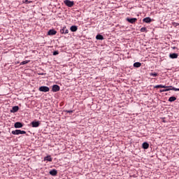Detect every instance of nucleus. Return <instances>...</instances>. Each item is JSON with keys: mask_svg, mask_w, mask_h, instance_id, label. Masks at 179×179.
<instances>
[{"mask_svg": "<svg viewBox=\"0 0 179 179\" xmlns=\"http://www.w3.org/2000/svg\"><path fill=\"white\" fill-rule=\"evenodd\" d=\"M11 133L13 135H24V134H26V131L17 129L12 131Z\"/></svg>", "mask_w": 179, "mask_h": 179, "instance_id": "obj_1", "label": "nucleus"}, {"mask_svg": "<svg viewBox=\"0 0 179 179\" xmlns=\"http://www.w3.org/2000/svg\"><path fill=\"white\" fill-rule=\"evenodd\" d=\"M64 3L69 8H72V6H73V5H75V2H73V1H70V0H65L64 1Z\"/></svg>", "mask_w": 179, "mask_h": 179, "instance_id": "obj_2", "label": "nucleus"}, {"mask_svg": "<svg viewBox=\"0 0 179 179\" xmlns=\"http://www.w3.org/2000/svg\"><path fill=\"white\" fill-rule=\"evenodd\" d=\"M39 92H43L44 93H47V92H50V87L47 86H41L39 87Z\"/></svg>", "mask_w": 179, "mask_h": 179, "instance_id": "obj_3", "label": "nucleus"}, {"mask_svg": "<svg viewBox=\"0 0 179 179\" xmlns=\"http://www.w3.org/2000/svg\"><path fill=\"white\" fill-rule=\"evenodd\" d=\"M61 34H68L69 33V30L66 29V27H63L62 29H60Z\"/></svg>", "mask_w": 179, "mask_h": 179, "instance_id": "obj_4", "label": "nucleus"}, {"mask_svg": "<svg viewBox=\"0 0 179 179\" xmlns=\"http://www.w3.org/2000/svg\"><path fill=\"white\" fill-rule=\"evenodd\" d=\"M126 20L127 22H129V23H131V24H134V23H135L136 22V20H138L137 18H129V17H127L126 19Z\"/></svg>", "mask_w": 179, "mask_h": 179, "instance_id": "obj_5", "label": "nucleus"}, {"mask_svg": "<svg viewBox=\"0 0 179 179\" xmlns=\"http://www.w3.org/2000/svg\"><path fill=\"white\" fill-rule=\"evenodd\" d=\"M155 89H166L167 87H173V86H166V85H155Z\"/></svg>", "mask_w": 179, "mask_h": 179, "instance_id": "obj_6", "label": "nucleus"}, {"mask_svg": "<svg viewBox=\"0 0 179 179\" xmlns=\"http://www.w3.org/2000/svg\"><path fill=\"white\" fill-rule=\"evenodd\" d=\"M31 125L33 128H38V127H40V122L37 121H33L31 122Z\"/></svg>", "mask_w": 179, "mask_h": 179, "instance_id": "obj_7", "label": "nucleus"}, {"mask_svg": "<svg viewBox=\"0 0 179 179\" xmlns=\"http://www.w3.org/2000/svg\"><path fill=\"white\" fill-rule=\"evenodd\" d=\"M52 91L54 92H59V85H54L52 86Z\"/></svg>", "mask_w": 179, "mask_h": 179, "instance_id": "obj_8", "label": "nucleus"}, {"mask_svg": "<svg viewBox=\"0 0 179 179\" xmlns=\"http://www.w3.org/2000/svg\"><path fill=\"white\" fill-rule=\"evenodd\" d=\"M48 36H55L57 34V31L55 29H50L48 32Z\"/></svg>", "mask_w": 179, "mask_h": 179, "instance_id": "obj_9", "label": "nucleus"}, {"mask_svg": "<svg viewBox=\"0 0 179 179\" xmlns=\"http://www.w3.org/2000/svg\"><path fill=\"white\" fill-rule=\"evenodd\" d=\"M15 128H22L23 127V124L20 122H17L14 124Z\"/></svg>", "mask_w": 179, "mask_h": 179, "instance_id": "obj_10", "label": "nucleus"}, {"mask_svg": "<svg viewBox=\"0 0 179 179\" xmlns=\"http://www.w3.org/2000/svg\"><path fill=\"white\" fill-rule=\"evenodd\" d=\"M170 58L172 59H175L176 58H178V54L177 53H172L169 55Z\"/></svg>", "mask_w": 179, "mask_h": 179, "instance_id": "obj_11", "label": "nucleus"}, {"mask_svg": "<svg viewBox=\"0 0 179 179\" xmlns=\"http://www.w3.org/2000/svg\"><path fill=\"white\" fill-rule=\"evenodd\" d=\"M17 111H19V106H15L13 107L12 110H10V113H17Z\"/></svg>", "mask_w": 179, "mask_h": 179, "instance_id": "obj_12", "label": "nucleus"}, {"mask_svg": "<svg viewBox=\"0 0 179 179\" xmlns=\"http://www.w3.org/2000/svg\"><path fill=\"white\" fill-rule=\"evenodd\" d=\"M143 22H144L145 23H150V22H152V18L147 17L143 20Z\"/></svg>", "mask_w": 179, "mask_h": 179, "instance_id": "obj_13", "label": "nucleus"}, {"mask_svg": "<svg viewBox=\"0 0 179 179\" xmlns=\"http://www.w3.org/2000/svg\"><path fill=\"white\" fill-rule=\"evenodd\" d=\"M57 173H58V172L55 169H52L49 172V174H50V176H57Z\"/></svg>", "mask_w": 179, "mask_h": 179, "instance_id": "obj_14", "label": "nucleus"}, {"mask_svg": "<svg viewBox=\"0 0 179 179\" xmlns=\"http://www.w3.org/2000/svg\"><path fill=\"white\" fill-rule=\"evenodd\" d=\"M71 31H78V27L76 25H73L70 28Z\"/></svg>", "mask_w": 179, "mask_h": 179, "instance_id": "obj_15", "label": "nucleus"}, {"mask_svg": "<svg viewBox=\"0 0 179 179\" xmlns=\"http://www.w3.org/2000/svg\"><path fill=\"white\" fill-rule=\"evenodd\" d=\"M170 90H173V87H166L165 90H161L160 92L163 93L164 92H170Z\"/></svg>", "mask_w": 179, "mask_h": 179, "instance_id": "obj_16", "label": "nucleus"}, {"mask_svg": "<svg viewBox=\"0 0 179 179\" xmlns=\"http://www.w3.org/2000/svg\"><path fill=\"white\" fill-rule=\"evenodd\" d=\"M142 64H141V62H135L134 64V68H141Z\"/></svg>", "mask_w": 179, "mask_h": 179, "instance_id": "obj_17", "label": "nucleus"}, {"mask_svg": "<svg viewBox=\"0 0 179 179\" xmlns=\"http://www.w3.org/2000/svg\"><path fill=\"white\" fill-rule=\"evenodd\" d=\"M44 160L47 162H52V158H51V156H47L44 157Z\"/></svg>", "mask_w": 179, "mask_h": 179, "instance_id": "obj_18", "label": "nucleus"}, {"mask_svg": "<svg viewBox=\"0 0 179 179\" xmlns=\"http://www.w3.org/2000/svg\"><path fill=\"white\" fill-rule=\"evenodd\" d=\"M96 40H104V37L101 34L96 35Z\"/></svg>", "mask_w": 179, "mask_h": 179, "instance_id": "obj_19", "label": "nucleus"}, {"mask_svg": "<svg viewBox=\"0 0 179 179\" xmlns=\"http://www.w3.org/2000/svg\"><path fill=\"white\" fill-rule=\"evenodd\" d=\"M143 149H148L149 148V143L145 142L143 143Z\"/></svg>", "mask_w": 179, "mask_h": 179, "instance_id": "obj_20", "label": "nucleus"}, {"mask_svg": "<svg viewBox=\"0 0 179 179\" xmlns=\"http://www.w3.org/2000/svg\"><path fill=\"white\" fill-rule=\"evenodd\" d=\"M176 100H177V98L176 96H171L169 99V101L170 102L176 101Z\"/></svg>", "mask_w": 179, "mask_h": 179, "instance_id": "obj_21", "label": "nucleus"}, {"mask_svg": "<svg viewBox=\"0 0 179 179\" xmlns=\"http://www.w3.org/2000/svg\"><path fill=\"white\" fill-rule=\"evenodd\" d=\"M30 62V60H25L20 63V65H26V64H29Z\"/></svg>", "mask_w": 179, "mask_h": 179, "instance_id": "obj_22", "label": "nucleus"}, {"mask_svg": "<svg viewBox=\"0 0 179 179\" xmlns=\"http://www.w3.org/2000/svg\"><path fill=\"white\" fill-rule=\"evenodd\" d=\"M140 31H141V33H145V31H146V27L141 28Z\"/></svg>", "mask_w": 179, "mask_h": 179, "instance_id": "obj_23", "label": "nucleus"}, {"mask_svg": "<svg viewBox=\"0 0 179 179\" xmlns=\"http://www.w3.org/2000/svg\"><path fill=\"white\" fill-rule=\"evenodd\" d=\"M157 73H150V76H157Z\"/></svg>", "mask_w": 179, "mask_h": 179, "instance_id": "obj_24", "label": "nucleus"}, {"mask_svg": "<svg viewBox=\"0 0 179 179\" xmlns=\"http://www.w3.org/2000/svg\"><path fill=\"white\" fill-rule=\"evenodd\" d=\"M172 90H174V92H179V88H176L174 87H172Z\"/></svg>", "mask_w": 179, "mask_h": 179, "instance_id": "obj_25", "label": "nucleus"}, {"mask_svg": "<svg viewBox=\"0 0 179 179\" xmlns=\"http://www.w3.org/2000/svg\"><path fill=\"white\" fill-rule=\"evenodd\" d=\"M58 54H59V52H58V51L53 52V55H58Z\"/></svg>", "mask_w": 179, "mask_h": 179, "instance_id": "obj_26", "label": "nucleus"}, {"mask_svg": "<svg viewBox=\"0 0 179 179\" xmlns=\"http://www.w3.org/2000/svg\"><path fill=\"white\" fill-rule=\"evenodd\" d=\"M66 113H73V110H66Z\"/></svg>", "mask_w": 179, "mask_h": 179, "instance_id": "obj_27", "label": "nucleus"}, {"mask_svg": "<svg viewBox=\"0 0 179 179\" xmlns=\"http://www.w3.org/2000/svg\"><path fill=\"white\" fill-rule=\"evenodd\" d=\"M17 64H20V62H15V65H17Z\"/></svg>", "mask_w": 179, "mask_h": 179, "instance_id": "obj_28", "label": "nucleus"}, {"mask_svg": "<svg viewBox=\"0 0 179 179\" xmlns=\"http://www.w3.org/2000/svg\"><path fill=\"white\" fill-rule=\"evenodd\" d=\"M41 75H44V73H41Z\"/></svg>", "mask_w": 179, "mask_h": 179, "instance_id": "obj_29", "label": "nucleus"}, {"mask_svg": "<svg viewBox=\"0 0 179 179\" xmlns=\"http://www.w3.org/2000/svg\"><path fill=\"white\" fill-rule=\"evenodd\" d=\"M26 2H29V1L27 0Z\"/></svg>", "mask_w": 179, "mask_h": 179, "instance_id": "obj_30", "label": "nucleus"}, {"mask_svg": "<svg viewBox=\"0 0 179 179\" xmlns=\"http://www.w3.org/2000/svg\"><path fill=\"white\" fill-rule=\"evenodd\" d=\"M0 134H1V131H0Z\"/></svg>", "mask_w": 179, "mask_h": 179, "instance_id": "obj_31", "label": "nucleus"}]
</instances>
